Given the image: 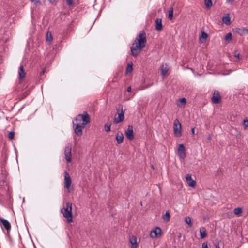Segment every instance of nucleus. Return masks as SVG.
<instances>
[{"mask_svg": "<svg viewBox=\"0 0 248 248\" xmlns=\"http://www.w3.org/2000/svg\"><path fill=\"white\" fill-rule=\"evenodd\" d=\"M27 95H28V93H27L26 92L24 93V97L26 96Z\"/></svg>", "mask_w": 248, "mask_h": 248, "instance_id": "obj_43", "label": "nucleus"}, {"mask_svg": "<svg viewBox=\"0 0 248 248\" xmlns=\"http://www.w3.org/2000/svg\"><path fill=\"white\" fill-rule=\"evenodd\" d=\"M242 212V209L240 207L236 208L233 210V213L235 215H238V214H239L240 213H241Z\"/></svg>", "mask_w": 248, "mask_h": 248, "instance_id": "obj_29", "label": "nucleus"}, {"mask_svg": "<svg viewBox=\"0 0 248 248\" xmlns=\"http://www.w3.org/2000/svg\"><path fill=\"white\" fill-rule=\"evenodd\" d=\"M147 42L146 33L144 31L140 32L137 35L134 43L140 46L143 48L145 47Z\"/></svg>", "mask_w": 248, "mask_h": 248, "instance_id": "obj_3", "label": "nucleus"}, {"mask_svg": "<svg viewBox=\"0 0 248 248\" xmlns=\"http://www.w3.org/2000/svg\"><path fill=\"white\" fill-rule=\"evenodd\" d=\"M15 136V133L13 131H10L8 134V137L10 139H13Z\"/></svg>", "mask_w": 248, "mask_h": 248, "instance_id": "obj_34", "label": "nucleus"}, {"mask_svg": "<svg viewBox=\"0 0 248 248\" xmlns=\"http://www.w3.org/2000/svg\"><path fill=\"white\" fill-rule=\"evenodd\" d=\"M74 0H65L67 5L70 7L73 4V1Z\"/></svg>", "mask_w": 248, "mask_h": 248, "instance_id": "obj_35", "label": "nucleus"}, {"mask_svg": "<svg viewBox=\"0 0 248 248\" xmlns=\"http://www.w3.org/2000/svg\"><path fill=\"white\" fill-rule=\"evenodd\" d=\"M185 222L186 224H187L190 226H191L192 225V224L191 223V218L189 217H186L185 218Z\"/></svg>", "mask_w": 248, "mask_h": 248, "instance_id": "obj_31", "label": "nucleus"}, {"mask_svg": "<svg viewBox=\"0 0 248 248\" xmlns=\"http://www.w3.org/2000/svg\"><path fill=\"white\" fill-rule=\"evenodd\" d=\"M90 122V116L86 112H84L82 114H78L73 122V128L76 134L78 136H81L82 130Z\"/></svg>", "mask_w": 248, "mask_h": 248, "instance_id": "obj_1", "label": "nucleus"}, {"mask_svg": "<svg viewBox=\"0 0 248 248\" xmlns=\"http://www.w3.org/2000/svg\"><path fill=\"white\" fill-rule=\"evenodd\" d=\"M173 132L174 135L177 137H180L182 136L181 124L177 119H175L174 121Z\"/></svg>", "mask_w": 248, "mask_h": 248, "instance_id": "obj_5", "label": "nucleus"}, {"mask_svg": "<svg viewBox=\"0 0 248 248\" xmlns=\"http://www.w3.org/2000/svg\"><path fill=\"white\" fill-rule=\"evenodd\" d=\"M116 140L118 144L122 143L124 140L123 134L122 132L118 133L116 135Z\"/></svg>", "mask_w": 248, "mask_h": 248, "instance_id": "obj_17", "label": "nucleus"}, {"mask_svg": "<svg viewBox=\"0 0 248 248\" xmlns=\"http://www.w3.org/2000/svg\"><path fill=\"white\" fill-rule=\"evenodd\" d=\"M168 70H169V68L167 65L165 67H164V66L163 65V67H162V69L161 72V75L162 76H164L165 75H166V74L168 72Z\"/></svg>", "mask_w": 248, "mask_h": 248, "instance_id": "obj_24", "label": "nucleus"}, {"mask_svg": "<svg viewBox=\"0 0 248 248\" xmlns=\"http://www.w3.org/2000/svg\"><path fill=\"white\" fill-rule=\"evenodd\" d=\"M64 187L65 189L69 190L71 185L72 181L70 176L66 171L64 172Z\"/></svg>", "mask_w": 248, "mask_h": 248, "instance_id": "obj_7", "label": "nucleus"}, {"mask_svg": "<svg viewBox=\"0 0 248 248\" xmlns=\"http://www.w3.org/2000/svg\"><path fill=\"white\" fill-rule=\"evenodd\" d=\"M225 40L229 43L232 39V34L231 32L227 33L224 38Z\"/></svg>", "mask_w": 248, "mask_h": 248, "instance_id": "obj_23", "label": "nucleus"}, {"mask_svg": "<svg viewBox=\"0 0 248 248\" xmlns=\"http://www.w3.org/2000/svg\"><path fill=\"white\" fill-rule=\"evenodd\" d=\"M222 22L226 25H229L231 24L230 18L229 15L222 18Z\"/></svg>", "mask_w": 248, "mask_h": 248, "instance_id": "obj_21", "label": "nucleus"}, {"mask_svg": "<svg viewBox=\"0 0 248 248\" xmlns=\"http://www.w3.org/2000/svg\"><path fill=\"white\" fill-rule=\"evenodd\" d=\"M0 222L2 223L3 226L6 230L7 232L10 231L11 227L10 222L8 220L2 218H0Z\"/></svg>", "mask_w": 248, "mask_h": 248, "instance_id": "obj_16", "label": "nucleus"}, {"mask_svg": "<svg viewBox=\"0 0 248 248\" xmlns=\"http://www.w3.org/2000/svg\"><path fill=\"white\" fill-rule=\"evenodd\" d=\"M18 75H19V80L20 81H22L24 78L26 72L25 70L24 69V67L22 64H21L18 70Z\"/></svg>", "mask_w": 248, "mask_h": 248, "instance_id": "obj_14", "label": "nucleus"}, {"mask_svg": "<svg viewBox=\"0 0 248 248\" xmlns=\"http://www.w3.org/2000/svg\"><path fill=\"white\" fill-rule=\"evenodd\" d=\"M202 248H209L207 242H204L202 244Z\"/></svg>", "mask_w": 248, "mask_h": 248, "instance_id": "obj_38", "label": "nucleus"}, {"mask_svg": "<svg viewBox=\"0 0 248 248\" xmlns=\"http://www.w3.org/2000/svg\"><path fill=\"white\" fill-rule=\"evenodd\" d=\"M161 229L158 227H156L151 232L150 234V237L152 238H159L161 236Z\"/></svg>", "mask_w": 248, "mask_h": 248, "instance_id": "obj_12", "label": "nucleus"}, {"mask_svg": "<svg viewBox=\"0 0 248 248\" xmlns=\"http://www.w3.org/2000/svg\"><path fill=\"white\" fill-rule=\"evenodd\" d=\"M52 36L50 32H48L46 35V41L48 42H51L52 40Z\"/></svg>", "mask_w": 248, "mask_h": 248, "instance_id": "obj_26", "label": "nucleus"}, {"mask_svg": "<svg viewBox=\"0 0 248 248\" xmlns=\"http://www.w3.org/2000/svg\"><path fill=\"white\" fill-rule=\"evenodd\" d=\"M72 209V203L69 202H66L61 209V212L63 216L66 219V221L68 223L73 222Z\"/></svg>", "mask_w": 248, "mask_h": 248, "instance_id": "obj_2", "label": "nucleus"}, {"mask_svg": "<svg viewBox=\"0 0 248 248\" xmlns=\"http://www.w3.org/2000/svg\"><path fill=\"white\" fill-rule=\"evenodd\" d=\"M162 218L164 221L166 222H168L170 220V215L169 211H167L166 212L165 214L163 216Z\"/></svg>", "mask_w": 248, "mask_h": 248, "instance_id": "obj_22", "label": "nucleus"}, {"mask_svg": "<svg viewBox=\"0 0 248 248\" xmlns=\"http://www.w3.org/2000/svg\"><path fill=\"white\" fill-rule=\"evenodd\" d=\"M221 96L219 91L215 90L211 98L212 102L214 104H219L221 102Z\"/></svg>", "mask_w": 248, "mask_h": 248, "instance_id": "obj_9", "label": "nucleus"}, {"mask_svg": "<svg viewBox=\"0 0 248 248\" xmlns=\"http://www.w3.org/2000/svg\"><path fill=\"white\" fill-rule=\"evenodd\" d=\"M155 29L157 31H160L162 29V20L160 18L156 19L155 21Z\"/></svg>", "mask_w": 248, "mask_h": 248, "instance_id": "obj_19", "label": "nucleus"}, {"mask_svg": "<svg viewBox=\"0 0 248 248\" xmlns=\"http://www.w3.org/2000/svg\"><path fill=\"white\" fill-rule=\"evenodd\" d=\"M208 37V34L205 32L204 31H202V34H201V35L200 36V38L201 39V38H203V39H206Z\"/></svg>", "mask_w": 248, "mask_h": 248, "instance_id": "obj_33", "label": "nucleus"}, {"mask_svg": "<svg viewBox=\"0 0 248 248\" xmlns=\"http://www.w3.org/2000/svg\"><path fill=\"white\" fill-rule=\"evenodd\" d=\"M247 214L248 215V211H247Z\"/></svg>", "mask_w": 248, "mask_h": 248, "instance_id": "obj_46", "label": "nucleus"}, {"mask_svg": "<svg viewBox=\"0 0 248 248\" xmlns=\"http://www.w3.org/2000/svg\"><path fill=\"white\" fill-rule=\"evenodd\" d=\"M132 65H133V64L132 62L131 63V64H129V63L128 64L126 69V73H130L132 72V71L133 70Z\"/></svg>", "mask_w": 248, "mask_h": 248, "instance_id": "obj_27", "label": "nucleus"}, {"mask_svg": "<svg viewBox=\"0 0 248 248\" xmlns=\"http://www.w3.org/2000/svg\"><path fill=\"white\" fill-rule=\"evenodd\" d=\"M234 57L237 58L238 59H240V58H239V53H236V52H235V54H234Z\"/></svg>", "mask_w": 248, "mask_h": 248, "instance_id": "obj_39", "label": "nucleus"}, {"mask_svg": "<svg viewBox=\"0 0 248 248\" xmlns=\"http://www.w3.org/2000/svg\"><path fill=\"white\" fill-rule=\"evenodd\" d=\"M125 134L128 140H132L134 138L133 126L128 125L127 129L125 130Z\"/></svg>", "mask_w": 248, "mask_h": 248, "instance_id": "obj_10", "label": "nucleus"}, {"mask_svg": "<svg viewBox=\"0 0 248 248\" xmlns=\"http://www.w3.org/2000/svg\"><path fill=\"white\" fill-rule=\"evenodd\" d=\"M235 32L241 36L247 34H248V28H235Z\"/></svg>", "mask_w": 248, "mask_h": 248, "instance_id": "obj_13", "label": "nucleus"}, {"mask_svg": "<svg viewBox=\"0 0 248 248\" xmlns=\"http://www.w3.org/2000/svg\"><path fill=\"white\" fill-rule=\"evenodd\" d=\"M55 1L56 0H49V2L51 3H54Z\"/></svg>", "mask_w": 248, "mask_h": 248, "instance_id": "obj_42", "label": "nucleus"}, {"mask_svg": "<svg viewBox=\"0 0 248 248\" xmlns=\"http://www.w3.org/2000/svg\"><path fill=\"white\" fill-rule=\"evenodd\" d=\"M186 179L189 186L194 187L196 186V182L192 179L190 174H187L186 177Z\"/></svg>", "mask_w": 248, "mask_h": 248, "instance_id": "obj_15", "label": "nucleus"}, {"mask_svg": "<svg viewBox=\"0 0 248 248\" xmlns=\"http://www.w3.org/2000/svg\"><path fill=\"white\" fill-rule=\"evenodd\" d=\"M212 0H205V4L207 8L209 9L212 5Z\"/></svg>", "mask_w": 248, "mask_h": 248, "instance_id": "obj_28", "label": "nucleus"}, {"mask_svg": "<svg viewBox=\"0 0 248 248\" xmlns=\"http://www.w3.org/2000/svg\"><path fill=\"white\" fill-rule=\"evenodd\" d=\"M243 126L245 128L248 127V120H244L243 122Z\"/></svg>", "mask_w": 248, "mask_h": 248, "instance_id": "obj_37", "label": "nucleus"}, {"mask_svg": "<svg viewBox=\"0 0 248 248\" xmlns=\"http://www.w3.org/2000/svg\"><path fill=\"white\" fill-rule=\"evenodd\" d=\"M129 241L131 243L132 248H136L138 247L137 238L135 236H132V237H130Z\"/></svg>", "mask_w": 248, "mask_h": 248, "instance_id": "obj_18", "label": "nucleus"}, {"mask_svg": "<svg viewBox=\"0 0 248 248\" xmlns=\"http://www.w3.org/2000/svg\"><path fill=\"white\" fill-rule=\"evenodd\" d=\"M45 73V70L44 69L41 73V75H42V74H44Z\"/></svg>", "mask_w": 248, "mask_h": 248, "instance_id": "obj_44", "label": "nucleus"}, {"mask_svg": "<svg viewBox=\"0 0 248 248\" xmlns=\"http://www.w3.org/2000/svg\"><path fill=\"white\" fill-rule=\"evenodd\" d=\"M173 10L172 7H170L168 11V18L171 20L173 18Z\"/></svg>", "mask_w": 248, "mask_h": 248, "instance_id": "obj_25", "label": "nucleus"}, {"mask_svg": "<svg viewBox=\"0 0 248 248\" xmlns=\"http://www.w3.org/2000/svg\"><path fill=\"white\" fill-rule=\"evenodd\" d=\"M191 132H192V134H194V133H195V129H194V128H192L191 129Z\"/></svg>", "mask_w": 248, "mask_h": 248, "instance_id": "obj_41", "label": "nucleus"}, {"mask_svg": "<svg viewBox=\"0 0 248 248\" xmlns=\"http://www.w3.org/2000/svg\"><path fill=\"white\" fill-rule=\"evenodd\" d=\"M200 237L203 238L206 236V229L204 227H202L200 229Z\"/></svg>", "mask_w": 248, "mask_h": 248, "instance_id": "obj_20", "label": "nucleus"}, {"mask_svg": "<svg viewBox=\"0 0 248 248\" xmlns=\"http://www.w3.org/2000/svg\"><path fill=\"white\" fill-rule=\"evenodd\" d=\"M117 113L118 114V117L115 118L113 120V122L115 124H118L123 121L124 119V111L123 109V106L122 105H119L118 108L117 109Z\"/></svg>", "mask_w": 248, "mask_h": 248, "instance_id": "obj_4", "label": "nucleus"}, {"mask_svg": "<svg viewBox=\"0 0 248 248\" xmlns=\"http://www.w3.org/2000/svg\"><path fill=\"white\" fill-rule=\"evenodd\" d=\"M110 124H106L104 126L105 130L107 132H109L110 131Z\"/></svg>", "mask_w": 248, "mask_h": 248, "instance_id": "obj_30", "label": "nucleus"}, {"mask_svg": "<svg viewBox=\"0 0 248 248\" xmlns=\"http://www.w3.org/2000/svg\"><path fill=\"white\" fill-rule=\"evenodd\" d=\"M216 248H219V245H218L217 246L216 245Z\"/></svg>", "mask_w": 248, "mask_h": 248, "instance_id": "obj_45", "label": "nucleus"}, {"mask_svg": "<svg viewBox=\"0 0 248 248\" xmlns=\"http://www.w3.org/2000/svg\"><path fill=\"white\" fill-rule=\"evenodd\" d=\"M127 91L128 92H130L131 91V87L130 86H129L127 89Z\"/></svg>", "mask_w": 248, "mask_h": 248, "instance_id": "obj_40", "label": "nucleus"}, {"mask_svg": "<svg viewBox=\"0 0 248 248\" xmlns=\"http://www.w3.org/2000/svg\"><path fill=\"white\" fill-rule=\"evenodd\" d=\"M30 1L33 3L35 6H38L41 5L40 0H30Z\"/></svg>", "mask_w": 248, "mask_h": 248, "instance_id": "obj_32", "label": "nucleus"}, {"mask_svg": "<svg viewBox=\"0 0 248 248\" xmlns=\"http://www.w3.org/2000/svg\"><path fill=\"white\" fill-rule=\"evenodd\" d=\"M178 155L181 159H184L186 158V149L183 144H180L179 145L178 149Z\"/></svg>", "mask_w": 248, "mask_h": 248, "instance_id": "obj_11", "label": "nucleus"}, {"mask_svg": "<svg viewBox=\"0 0 248 248\" xmlns=\"http://www.w3.org/2000/svg\"><path fill=\"white\" fill-rule=\"evenodd\" d=\"M71 145L70 144H67L64 149V155L66 160L68 162L71 161Z\"/></svg>", "mask_w": 248, "mask_h": 248, "instance_id": "obj_8", "label": "nucleus"}, {"mask_svg": "<svg viewBox=\"0 0 248 248\" xmlns=\"http://www.w3.org/2000/svg\"><path fill=\"white\" fill-rule=\"evenodd\" d=\"M180 102L181 103L182 106H185L186 104V100L185 98H182L180 99Z\"/></svg>", "mask_w": 248, "mask_h": 248, "instance_id": "obj_36", "label": "nucleus"}, {"mask_svg": "<svg viewBox=\"0 0 248 248\" xmlns=\"http://www.w3.org/2000/svg\"><path fill=\"white\" fill-rule=\"evenodd\" d=\"M142 49L143 48L141 46H138V45L134 42L133 43L130 47L132 55L136 57L140 53Z\"/></svg>", "mask_w": 248, "mask_h": 248, "instance_id": "obj_6", "label": "nucleus"}]
</instances>
